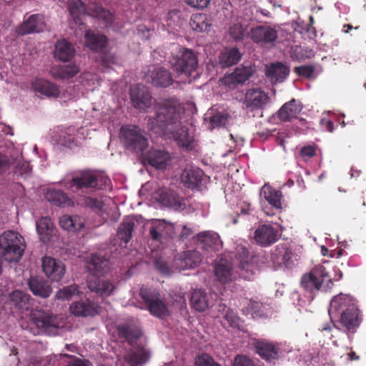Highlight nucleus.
<instances>
[{"label": "nucleus", "mask_w": 366, "mask_h": 366, "mask_svg": "<svg viewBox=\"0 0 366 366\" xmlns=\"http://www.w3.org/2000/svg\"><path fill=\"white\" fill-rule=\"evenodd\" d=\"M197 246L209 253L219 251L222 247V242L219 234L212 231H204L197 235Z\"/></svg>", "instance_id": "nucleus-16"}, {"label": "nucleus", "mask_w": 366, "mask_h": 366, "mask_svg": "<svg viewBox=\"0 0 366 366\" xmlns=\"http://www.w3.org/2000/svg\"><path fill=\"white\" fill-rule=\"evenodd\" d=\"M61 227L68 231H79L84 227V220L77 215H63L59 218Z\"/></svg>", "instance_id": "nucleus-44"}, {"label": "nucleus", "mask_w": 366, "mask_h": 366, "mask_svg": "<svg viewBox=\"0 0 366 366\" xmlns=\"http://www.w3.org/2000/svg\"><path fill=\"white\" fill-rule=\"evenodd\" d=\"M150 356L149 350L138 345L129 350L124 359L129 366H143L149 361Z\"/></svg>", "instance_id": "nucleus-24"}, {"label": "nucleus", "mask_w": 366, "mask_h": 366, "mask_svg": "<svg viewBox=\"0 0 366 366\" xmlns=\"http://www.w3.org/2000/svg\"><path fill=\"white\" fill-rule=\"evenodd\" d=\"M184 1L192 8L203 9L209 5L210 0H184Z\"/></svg>", "instance_id": "nucleus-59"}, {"label": "nucleus", "mask_w": 366, "mask_h": 366, "mask_svg": "<svg viewBox=\"0 0 366 366\" xmlns=\"http://www.w3.org/2000/svg\"><path fill=\"white\" fill-rule=\"evenodd\" d=\"M87 268L90 274H102L109 268V260L104 255L94 254H92L87 262Z\"/></svg>", "instance_id": "nucleus-34"}, {"label": "nucleus", "mask_w": 366, "mask_h": 366, "mask_svg": "<svg viewBox=\"0 0 366 366\" xmlns=\"http://www.w3.org/2000/svg\"><path fill=\"white\" fill-rule=\"evenodd\" d=\"M190 26L193 30L202 32L207 31L212 26L211 19L204 14H193L190 19Z\"/></svg>", "instance_id": "nucleus-47"}, {"label": "nucleus", "mask_w": 366, "mask_h": 366, "mask_svg": "<svg viewBox=\"0 0 366 366\" xmlns=\"http://www.w3.org/2000/svg\"><path fill=\"white\" fill-rule=\"evenodd\" d=\"M84 204L87 207L97 210L102 215L107 211L106 204L102 200H99V199H94L92 197H86L84 198Z\"/></svg>", "instance_id": "nucleus-53"}, {"label": "nucleus", "mask_w": 366, "mask_h": 366, "mask_svg": "<svg viewBox=\"0 0 366 366\" xmlns=\"http://www.w3.org/2000/svg\"><path fill=\"white\" fill-rule=\"evenodd\" d=\"M36 232L43 242L49 241L52 236L54 224L49 217H41L36 224Z\"/></svg>", "instance_id": "nucleus-41"}, {"label": "nucleus", "mask_w": 366, "mask_h": 366, "mask_svg": "<svg viewBox=\"0 0 366 366\" xmlns=\"http://www.w3.org/2000/svg\"><path fill=\"white\" fill-rule=\"evenodd\" d=\"M254 71V68L250 65L237 67L222 79V83L229 89H233L238 84H242L247 81Z\"/></svg>", "instance_id": "nucleus-18"}, {"label": "nucleus", "mask_w": 366, "mask_h": 366, "mask_svg": "<svg viewBox=\"0 0 366 366\" xmlns=\"http://www.w3.org/2000/svg\"><path fill=\"white\" fill-rule=\"evenodd\" d=\"M143 72L145 81L156 87L166 88L173 83L171 73L162 66L151 65Z\"/></svg>", "instance_id": "nucleus-12"}, {"label": "nucleus", "mask_w": 366, "mask_h": 366, "mask_svg": "<svg viewBox=\"0 0 366 366\" xmlns=\"http://www.w3.org/2000/svg\"><path fill=\"white\" fill-rule=\"evenodd\" d=\"M110 179L103 172L83 171L71 180L64 183V186L79 195L89 194L96 189H104L109 187Z\"/></svg>", "instance_id": "nucleus-3"}, {"label": "nucleus", "mask_w": 366, "mask_h": 366, "mask_svg": "<svg viewBox=\"0 0 366 366\" xmlns=\"http://www.w3.org/2000/svg\"><path fill=\"white\" fill-rule=\"evenodd\" d=\"M202 261V255L197 250H188L181 253L175 259L176 267L181 269H193Z\"/></svg>", "instance_id": "nucleus-25"}, {"label": "nucleus", "mask_w": 366, "mask_h": 366, "mask_svg": "<svg viewBox=\"0 0 366 366\" xmlns=\"http://www.w3.org/2000/svg\"><path fill=\"white\" fill-rule=\"evenodd\" d=\"M223 310H225L224 318V320L227 321V324L233 327H238L239 324V319L236 315L235 312L232 310L227 308L225 305H224Z\"/></svg>", "instance_id": "nucleus-55"}, {"label": "nucleus", "mask_w": 366, "mask_h": 366, "mask_svg": "<svg viewBox=\"0 0 366 366\" xmlns=\"http://www.w3.org/2000/svg\"><path fill=\"white\" fill-rule=\"evenodd\" d=\"M86 46L94 51L104 48L107 44V39L104 35L95 34L91 30H87L84 34Z\"/></svg>", "instance_id": "nucleus-43"}, {"label": "nucleus", "mask_w": 366, "mask_h": 366, "mask_svg": "<svg viewBox=\"0 0 366 366\" xmlns=\"http://www.w3.org/2000/svg\"><path fill=\"white\" fill-rule=\"evenodd\" d=\"M248 307L252 314L256 315V316H262L264 315L263 312L261 310L262 307V304L258 302H255L254 300H249L248 302Z\"/></svg>", "instance_id": "nucleus-61"}, {"label": "nucleus", "mask_w": 366, "mask_h": 366, "mask_svg": "<svg viewBox=\"0 0 366 366\" xmlns=\"http://www.w3.org/2000/svg\"><path fill=\"white\" fill-rule=\"evenodd\" d=\"M71 312L76 316H93L97 311L95 307L89 302H76L70 306Z\"/></svg>", "instance_id": "nucleus-49"}, {"label": "nucleus", "mask_w": 366, "mask_h": 366, "mask_svg": "<svg viewBox=\"0 0 366 366\" xmlns=\"http://www.w3.org/2000/svg\"><path fill=\"white\" fill-rule=\"evenodd\" d=\"M140 296L152 315L158 318H164L170 315L168 306L162 299L160 294L156 290L142 287Z\"/></svg>", "instance_id": "nucleus-9"}, {"label": "nucleus", "mask_w": 366, "mask_h": 366, "mask_svg": "<svg viewBox=\"0 0 366 366\" xmlns=\"http://www.w3.org/2000/svg\"><path fill=\"white\" fill-rule=\"evenodd\" d=\"M190 302L192 307L197 311L204 312L212 304V295L204 290H194L191 295Z\"/></svg>", "instance_id": "nucleus-27"}, {"label": "nucleus", "mask_w": 366, "mask_h": 366, "mask_svg": "<svg viewBox=\"0 0 366 366\" xmlns=\"http://www.w3.org/2000/svg\"><path fill=\"white\" fill-rule=\"evenodd\" d=\"M302 109L301 103L295 99L284 104L277 113V117L282 122L290 121L296 118Z\"/></svg>", "instance_id": "nucleus-29"}, {"label": "nucleus", "mask_w": 366, "mask_h": 366, "mask_svg": "<svg viewBox=\"0 0 366 366\" xmlns=\"http://www.w3.org/2000/svg\"><path fill=\"white\" fill-rule=\"evenodd\" d=\"M155 114L147 118V128L152 132L173 138L182 147L193 148L194 134L182 121L181 104L175 98L164 99L154 107Z\"/></svg>", "instance_id": "nucleus-1"}, {"label": "nucleus", "mask_w": 366, "mask_h": 366, "mask_svg": "<svg viewBox=\"0 0 366 366\" xmlns=\"http://www.w3.org/2000/svg\"><path fill=\"white\" fill-rule=\"evenodd\" d=\"M260 194L263 196L268 203L273 207L276 209L281 208V192L277 191L272 188L269 185L265 184L261 189Z\"/></svg>", "instance_id": "nucleus-40"}, {"label": "nucleus", "mask_w": 366, "mask_h": 366, "mask_svg": "<svg viewBox=\"0 0 366 366\" xmlns=\"http://www.w3.org/2000/svg\"><path fill=\"white\" fill-rule=\"evenodd\" d=\"M87 287L91 292L102 297L112 295L115 291V287L112 282L95 274L88 276Z\"/></svg>", "instance_id": "nucleus-21"}, {"label": "nucleus", "mask_w": 366, "mask_h": 366, "mask_svg": "<svg viewBox=\"0 0 366 366\" xmlns=\"http://www.w3.org/2000/svg\"><path fill=\"white\" fill-rule=\"evenodd\" d=\"M79 71L76 64L54 66L51 69V75L55 79H69L75 76Z\"/></svg>", "instance_id": "nucleus-42"}, {"label": "nucleus", "mask_w": 366, "mask_h": 366, "mask_svg": "<svg viewBox=\"0 0 366 366\" xmlns=\"http://www.w3.org/2000/svg\"><path fill=\"white\" fill-rule=\"evenodd\" d=\"M46 199L56 206L69 207L73 203L68 196L61 190H50L46 194Z\"/></svg>", "instance_id": "nucleus-48"}, {"label": "nucleus", "mask_w": 366, "mask_h": 366, "mask_svg": "<svg viewBox=\"0 0 366 366\" xmlns=\"http://www.w3.org/2000/svg\"><path fill=\"white\" fill-rule=\"evenodd\" d=\"M42 268L45 274L53 281H59L65 273L64 264L51 257L42 258Z\"/></svg>", "instance_id": "nucleus-22"}, {"label": "nucleus", "mask_w": 366, "mask_h": 366, "mask_svg": "<svg viewBox=\"0 0 366 366\" xmlns=\"http://www.w3.org/2000/svg\"><path fill=\"white\" fill-rule=\"evenodd\" d=\"M120 337L125 339L130 345L137 344L139 339L142 335L140 327L136 325H122L118 327Z\"/></svg>", "instance_id": "nucleus-36"}, {"label": "nucleus", "mask_w": 366, "mask_h": 366, "mask_svg": "<svg viewBox=\"0 0 366 366\" xmlns=\"http://www.w3.org/2000/svg\"><path fill=\"white\" fill-rule=\"evenodd\" d=\"M241 59V54L237 48L224 49L219 56V63L222 67H229L237 64Z\"/></svg>", "instance_id": "nucleus-46"}, {"label": "nucleus", "mask_w": 366, "mask_h": 366, "mask_svg": "<svg viewBox=\"0 0 366 366\" xmlns=\"http://www.w3.org/2000/svg\"><path fill=\"white\" fill-rule=\"evenodd\" d=\"M329 262L325 261L323 264L315 265L308 273L305 274L301 279L302 287L307 292H312L320 290L326 283L327 288L332 285V278L329 276L328 268L325 264Z\"/></svg>", "instance_id": "nucleus-6"}, {"label": "nucleus", "mask_w": 366, "mask_h": 366, "mask_svg": "<svg viewBox=\"0 0 366 366\" xmlns=\"http://www.w3.org/2000/svg\"><path fill=\"white\" fill-rule=\"evenodd\" d=\"M278 31L275 26L262 24L253 27L250 30V37L257 44H269L277 39Z\"/></svg>", "instance_id": "nucleus-14"}, {"label": "nucleus", "mask_w": 366, "mask_h": 366, "mask_svg": "<svg viewBox=\"0 0 366 366\" xmlns=\"http://www.w3.org/2000/svg\"><path fill=\"white\" fill-rule=\"evenodd\" d=\"M174 226L164 219H153L150 223L149 234L154 241L162 242L163 239L173 234Z\"/></svg>", "instance_id": "nucleus-23"}, {"label": "nucleus", "mask_w": 366, "mask_h": 366, "mask_svg": "<svg viewBox=\"0 0 366 366\" xmlns=\"http://www.w3.org/2000/svg\"><path fill=\"white\" fill-rule=\"evenodd\" d=\"M279 232L270 224H262L258 226L254 234L255 242L262 247H268L277 241Z\"/></svg>", "instance_id": "nucleus-15"}, {"label": "nucleus", "mask_w": 366, "mask_h": 366, "mask_svg": "<svg viewBox=\"0 0 366 366\" xmlns=\"http://www.w3.org/2000/svg\"><path fill=\"white\" fill-rule=\"evenodd\" d=\"M228 115L221 112L209 117V129L212 130L215 128L224 126L227 122Z\"/></svg>", "instance_id": "nucleus-52"}, {"label": "nucleus", "mask_w": 366, "mask_h": 366, "mask_svg": "<svg viewBox=\"0 0 366 366\" xmlns=\"http://www.w3.org/2000/svg\"><path fill=\"white\" fill-rule=\"evenodd\" d=\"M54 55L61 61H69L75 55V49L72 44L66 40H59L55 44Z\"/></svg>", "instance_id": "nucleus-31"}, {"label": "nucleus", "mask_w": 366, "mask_h": 366, "mask_svg": "<svg viewBox=\"0 0 366 366\" xmlns=\"http://www.w3.org/2000/svg\"><path fill=\"white\" fill-rule=\"evenodd\" d=\"M9 164H11V158L9 159L7 155L1 154L0 153V174L5 172Z\"/></svg>", "instance_id": "nucleus-64"}, {"label": "nucleus", "mask_w": 366, "mask_h": 366, "mask_svg": "<svg viewBox=\"0 0 366 366\" xmlns=\"http://www.w3.org/2000/svg\"><path fill=\"white\" fill-rule=\"evenodd\" d=\"M203 174L199 168H186L181 174V181L185 187L194 189L201 184Z\"/></svg>", "instance_id": "nucleus-32"}, {"label": "nucleus", "mask_w": 366, "mask_h": 366, "mask_svg": "<svg viewBox=\"0 0 366 366\" xmlns=\"http://www.w3.org/2000/svg\"><path fill=\"white\" fill-rule=\"evenodd\" d=\"M33 89L47 97H58L60 91L55 84L43 79H37L32 81Z\"/></svg>", "instance_id": "nucleus-30"}, {"label": "nucleus", "mask_w": 366, "mask_h": 366, "mask_svg": "<svg viewBox=\"0 0 366 366\" xmlns=\"http://www.w3.org/2000/svg\"><path fill=\"white\" fill-rule=\"evenodd\" d=\"M58 142L60 144L67 147L69 148H71L73 145L76 144L74 137L71 134H68L66 132L62 133L60 135Z\"/></svg>", "instance_id": "nucleus-57"}, {"label": "nucleus", "mask_w": 366, "mask_h": 366, "mask_svg": "<svg viewBox=\"0 0 366 366\" xmlns=\"http://www.w3.org/2000/svg\"><path fill=\"white\" fill-rule=\"evenodd\" d=\"M46 28L44 16L42 14H32L16 29L19 35L42 32Z\"/></svg>", "instance_id": "nucleus-19"}, {"label": "nucleus", "mask_w": 366, "mask_h": 366, "mask_svg": "<svg viewBox=\"0 0 366 366\" xmlns=\"http://www.w3.org/2000/svg\"><path fill=\"white\" fill-rule=\"evenodd\" d=\"M234 366H254L253 362L246 357L237 356L234 359Z\"/></svg>", "instance_id": "nucleus-62"}, {"label": "nucleus", "mask_w": 366, "mask_h": 366, "mask_svg": "<svg viewBox=\"0 0 366 366\" xmlns=\"http://www.w3.org/2000/svg\"><path fill=\"white\" fill-rule=\"evenodd\" d=\"M328 313L332 321L339 319L340 325L347 331H354L360 325L359 310L355 300L340 294L330 301Z\"/></svg>", "instance_id": "nucleus-2"}, {"label": "nucleus", "mask_w": 366, "mask_h": 366, "mask_svg": "<svg viewBox=\"0 0 366 366\" xmlns=\"http://www.w3.org/2000/svg\"><path fill=\"white\" fill-rule=\"evenodd\" d=\"M155 199L160 202L163 205L172 208L174 209H181L184 204L182 199L174 192L169 189H159L155 193Z\"/></svg>", "instance_id": "nucleus-28"}, {"label": "nucleus", "mask_w": 366, "mask_h": 366, "mask_svg": "<svg viewBox=\"0 0 366 366\" xmlns=\"http://www.w3.org/2000/svg\"><path fill=\"white\" fill-rule=\"evenodd\" d=\"M172 51L177 52L175 61L172 63L174 70L178 75L185 74L187 76H192L198 66V61L194 53L188 49L174 45Z\"/></svg>", "instance_id": "nucleus-8"}, {"label": "nucleus", "mask_w": 366, "mask_h": 366, "mask_svg": "<svg viewBox=\"0 0 366 366\" xmlns=\"http://www.w3.org/2000/svg\"><path fill=\"white\" fill-rule=\"evenodd\" d=\"M130 97L132 105L140 110H144L152 104V98L148 89L141 84L131 87Z\"/></svg>", "instance_id": "nucleus-17"}, {"label": "nucleus", "mask_w": 366, "mask_h": 366, "mask_svg": "<svg viewBox=\"0 0 366 366\" xmlns=\"http://www.w3.org/2000/svg\"><path fill=\"white\" fill-rule=\"evenodd\" d=\"M269 102L268 94L260 88H250L245 91L244 98L240 100L242 108L249 112L261 111Z\"/></svg>", "instance_id": "nucleus-11"}, {"label": "nucleus", "mask_w": 366, "mask_h": 366, "mask_svg": "<svg viewBox=\"0 0 366 366\" xmlns=\"http://www.w3.org/2000/svg\"><path fill=\"white\" fill-rule=\"evenodd\" d=\"M10 303L16 309L29 310L31 306V296L19 290L13 291L9 295Z\"/></svg>", "instance_id": "nucleus-37"}, {"label": "nucleus", "mask_w": 366, "mask_h": 366, "mask_svg": "<svg viewBox=\"0 0 366 366\" xmlns=\"http://www.w3.org/2000/svg\"><path fill=\"white\" fill-rule=\"evenodd\" d=\"M102 63L107 66H111L113 64H117V58L112 53H107L102 57Z\"/></svg>", "instance_id": "nucleus-63"}, {"label": "nucleus", "mask_w": 366, "mask_h": 366, "mask_svg": "<svg viewBox=\"0 0 366 366\" xmlns=\"http://www.w3.org/2000/svg\"><path fill=\"white\" fill-rule=\"evenodd\" d=\"M293 254L292 250L285 244L277 245L271 254L274 264L280 266L290 267Z\"/></svg>", "instance_id": "nucleus-35"}, {"label": "nucleus", "mask_w": 366, "mask_h": 366, "mask_svg": "<svg viewBox=\"0 0 366 366\" xmlns=\"http://www.w3.org/2000/svg\"><path fill=\"white\" fill-rule=\"evenodd\" d=\"M255 348L257 352L266 360H272L279 357L280 348L277 345L267 342L260 340L256 342Z\"/></svg>", "instance_id": "nucleus-33"}, {"label": "nucleus", "mask_w": 366, "mask_h": 366, "mask_svg": "<svg viewBox=\"0 0 366 366\" xmlns=\"http://www.w3.org/2000/svg\"><path fill=\"white\" fill-rule=\"evenodd\" d=\"M28 285L34 295L39 296L42 298H47L51 293V287L41 278H30L28 280Z\"/></svg>", "instance_id": "nucleus-38"}, {"label": "nucleus", "mask_w": 366, "mask_h": 366, "mask_svg": "<svg viewBox=\"0 0 366 366\" xmlns=\"http://www.w3.org/2000/svg\"><path fill=\"white\" fill-rule=\"evenodd\" d=\"M78 286L76 285H72L70 286L64 287L59 290L56 294V298L61 300H69L74 296L78 295Z\"/></svg>", "instance_id": "nucleus-51"}, {"label": "nucleus", "mask_w": 366, "mask_h": 366, "mask_svg": "<svg viewBox=\"0 0 366 366\" xmlns=\"http://www.w3.org/2000/svg\"><path fill=\"white\" fill-rule=\"evenodd\" d=\"M315 69L312 66L305 65L295 68V71L300 76L310 77L314 73Z\"/></svg>", "instance_id": "nucleus-60"}, {"label": "nucleus", "mask_w": 366, "mask_h": 366, "mask_svg": "<svg viewBox=\"0 0 366 366\" xmlns=\"http://www.w3.org/2000/svg\"><path fill=\"white\" fill-rule=\"evenodd\" d=\"M134 227V222L131 219H126L119 225L117 231V237L121 239L124 244H127L129 242Z\"/></svg>", "instance_id": "nucleus-50"}, {"label": "nucleus", "mask_w": 366, "mask_h": 366, "mask_svg": "<svg viewBox=\"0 0 366 366\" xmlns=\"http://www.w3.org/2000/svg\"><path fill=\"white\" fill-rule=\"evenodd\" d=\"M217 279L222 283H226L232 278V264L225 259H221L214 267Z\"/></svg>", "instance_id": "nucleus-39"}, {"label": "nucleus", "mask_w": 366, "mask_h": 366, "mask_svg": "<svg viewBox=\"0 0 366 366\" xmlns=\"http://www.w3.org/2000/svg\"><path fill=\"white\" fill-rule=\"evenodd\" d=\"M290 72L288 66L280 62L267 66L265 74L269 81L275 84L283 82Z\"/></svg>", "instance_id": "nucleus-26"}, {"label": "nucleus", "mask_w": 366, "mask_h": 366, "mask_svg": "<svg viewBox=\"0 0 366 366\" xmlns=\"http://www.w3.org/2000/svg\"><path fill=\"white\" fill-rule=\"evenodd\" d=\"M24 249V238L18 232L6 231L0 236V254L5 261L19 262Z\"/></svg>", "instance_id": "nucleus-5"}, {"label": "nucleus", "mask_w": 366, "mask_h": 366, "mask_svg": "<svg viewBox=\"0 0 366 366\" xmlns=\"http://www.w3.org/2000/svg\"><path fill=\"white\" fill-rule=\"evenodd\" d=\"M30 324L36 326V332L32 333L55 335L59 327L56 317L52 314L43 311H35L30 314Z\"/></svg>", "instance_id": "nucleus-10"}, {"label": "nucleus", "mask_w": 366, "mask_h": 366, "mask_svg": "<svg viewBox=\"0 0 366 366\" xmlns=\"http://www.w3.org/2000/svg\"><path fill=\"white\" fill-rule=\"evenodd\" d=\"M122 140L124 147L137 153H143L148 147L145 132L138 127L126 125L121 128Z\"/></svg>", "instance_id": "nucleus-7"}, {"label": "nucleus", "mask_w": 366, "mask_h": 366, "mask_svg": "<svg viewBox=\"0 0 366 366\" xmlns=\"http://www.w3.org/2000/svg\"><path fill=\"white\" fill-rule=\"evenodd\" d=\"M229 34L235 40L242 39L245 34V28L239 22H234L229 28Z\"/></svg>", "instance_id": "nucleus-54"}, {"label": "nucleus", "mask_w": 366, "mask_h": 366, "mask_svg": "<svg viewBox=\"0 0 366 366\" xmlns=\"http://www.w3.org/2000/svg\"><path fill=\"white\" fill-rule=\"evenodd\" d=\"M68 6L74 22L79 26L86 15L97 18L105 26L113 23V14L99 5L92 4L86 8L81 0H69Z\"/></svg>", "instance_id": "nucleus-4"}, {"label": "nucleus", "mask_w": 366, "mask_h": 366, "mask_svg": "<svg viewBox=\"0 0 366 366\" xmlns=\"http://www.w3.org/2000/svg\"><path fill=\"white\" fill-rule=\"evenodd\" d=\"M157 269L163 274L169 275L171 272L170 268L162 259L157 258L154 261Z\"/></svg>", "instance_id": "nucleus-58"}, {"label": "nucleus", "mask_w": 366, "mask_h": 366, "mask_svg": "<svg viewBox=\"0 0 366 366\" xmlns=\"http://www.w3.org/2000/svg\"><path fill=\"white\" fill-rule=\"evenodd\" d=\"M238 255L236 256L233 264L239 269V275L245 279L250 280L254 273L256 267L254 264L255 257L249 256L248 251L244 248L238 249Z\"/></svg>", "instance_id": "nucleus-13"}, {"label": "nucleus", "mask_w": 366, "mask_h": 366, "mask_svg": "<svg viewBox=\"0 0 366 366\" xmlns=\"http://www.w3.org/2000/svg\"><path fill=\"white\" fill-rule=\"evenodd\" d=\"M15 155H11V164L15 165V174L24 178L29 177L31 172V168L27 162L21 159V155L19 152H15Z\"/></svg>", "instance_id": "nucleus-45"}, {"label": "nucleus", "mask_w": 366, "mask_h": 366, "mask_svg": "<svg viewBox=\"0 0 366 366\" xmlns=\"http://www.w3.org/2000/svg\"><path fill=\"white\" fill-rule=\"evenodd\" d=\"M196 366H221L216 362L214 359L207 354L199 355L195 359Z\"/></svg>", "instance_id": "nucleus-56"}, {"label": "nucleus", "mask_w": 366, "mask_h": 366, "mask_svg": "<svg viewBox=\"0 0 366 366\" xmlns=\"http://www.w3.org/2000/svg\"><path fill=\"white\" fill-rule=\"evenodd\" d=\"M142 154L144 164L158 169H164L171 159L169 153L162 149H152Z\"/></svg>", "instance_id": "nucleus-20"}]
</instances>
